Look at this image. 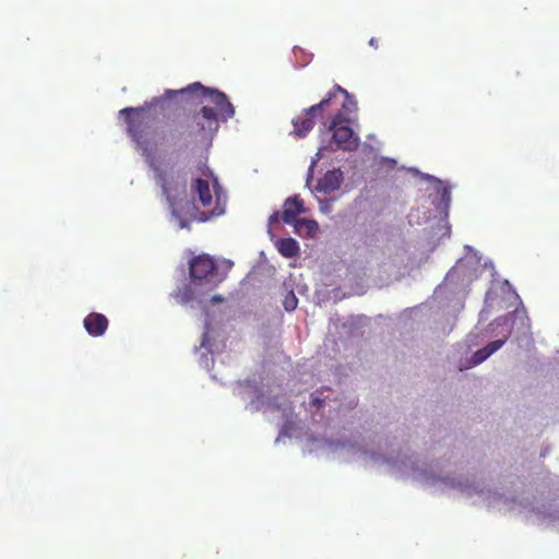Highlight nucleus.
I'll return each mask as SVG.
<instances>
[{
    "mask_svg": "<svg viewBox=\"0 0 559 559\" xmlns=\"http://www.w3.org/2000/svg\"><path fill=\"white\" fill-rule=\"evenodd\" d=\"M320 211L324 214H330L332 212V201L331 200H320L319 202Z\"/></svg>",
    "mask_w": 559,
    "mask_h": 559,
    "instance_id": "15",
    "label": "nucleus"
},
{
    "mask_svg": "<svg viewBox=\"0 0 559 559\" xmlns=\"http://www.w3.org/2000/svg\"><path fill=\"white\" fill-rule=\"evenodd\" d=\"M442 201H444V202L450 201V191L447 188L442 189Z\"/></svg>",
    "mask_w": 559,
    "mask_h": 559,
    "instance_id": "18",
    "label": "nucleus"
},
{
    "mask_svg": "<svg viewBox=\"0 0 559 559\" xmlns=\"http://www.w3.org/2000/svg\"><path fill=\"white\" fill-rule=\"evenodd\" d=\"M322 403H323V401H322V400H320L319 397H313V399L311 400V402H310V405H311L312 407H316L317 409H319V408L322 406Z\"/></svg>",
    "mask_w": 559,
    "mask_h": 559,
    "instance_id": "17",
    "label": "nucleus"
},
{
    "mask_svg": "<svg viewBox=\"0 0 559 559\" xmlns=\"http://www.w3.org/2000/svg\"><path fill=\"white\" fill-rule=\"evenodd\" d=\"M192 299V293L190 292V289H186L180 296H179V301L181 304H187L189 302L190 300Z\"/></svg>",
    "mask_w": 559,
    "mask_h": 559,
    "instance_id": "16",
    "label": "nucleus"
},
{
    "mask_svg": "<svg viewBox=\"0 0 559 559\" xmlns=\"http://www.w3.org/2000/svg\"><path fill=\"white\" fill-rule=\"evenodd\" d=\"M207 334L209 332L205 331L202 335V341H201V345H200V348L198 350H201V349H205V352H202L201 353V358H200V362L201 364H205L206 365V360H207V352H209V347H207Z\"/></svg>",
    "mask_w": 559,
    "mask_h": 559,
    "instance_id": "14",
    "label": "nucleus"
},
{
    "mask_svg": "<svg viewBox=\"0 0 559 559\" xmlns=\"http://www.w3.org/2000/svg\"><path fill=\"white\" fill-rule=\"evenodd\" d=\"M156 177L162 188L173 215L178 219L180 228H189V222L181 216L182 212L191 218L199 222H205L212 217L221 216L225 213L226 194L218 186L217 179H214L215 205L209 212H199L193 203L182 200L186 194V179L180 175L169 174L165 170L156 169Z\"/></svg>",
    "mask_w": 559,
    "mask_h": 559,
    "instance_id": "2",
    "label": "nucleus"
},
{
    "mask_svg": "<svg viewBox=\"0 0 559 559\" xmlns=\"http://www.w3.org/2000/svg\"><path fill=\"white\" fill-rule=\"evenodd\" d=\"M224 301V297L221 295H215L212 297L211 302L212 304H221Z\"/></svg>",
    "mask_w": 559,
    "mask_h": 559,
    "instance_id": "19",
    "label": "nucleus"
},
{
    "mask_svg": "<svg viewBox=\"0 0 559 559\" xmlns=\"http://www.w3.org/2000/svg\"><path fill=\"white\" fill-rule=\"evenodd\" d=\"M343 182V173L340 169L329 170L318 180L316 190L318 192L331 193L337 190Z\"/></svg>",
    "mask_w": 559,
    "mask_h": 559,
    "instance_id": "8",
    "label": "nucleus"
},
{
    "mask_svg": "<svg viewBox=\"0 0 559 559\" xmlns=\"http://www.w3.org/2000/svg\"><path fill=\"white\" fill-rule=\"evenodd\" d=\"M369 45L374 47V48H378V39L377 38H371L369 40Z\"/></svg>",
    "mask_w": 559,
    "mask_h": 559,
    "instance_id": "21",
    "label": "nucleus"
},
{
    "mask_svg": "<svg viewBox=\"0 0 559 559\" xmlns=\"http://www.w3.org/2000/svg\"><path fill=\"white\" fill-rule=\"evenodd\" d=\"M191 190L198 195V200L203 207H209L212 204V193L207 180L197 178L191 185Z\"/></svg>",
    "mask_w": 559,
    "mask_h": 559,
    "instance_id": "10",
    "label": "nucleus"
},
{
    "mask_svg": "<svg viewBox=\"0 0 559 559\" xmlns=\"http://www.w3.org/2000/svg\"><path fill=\"white\" fill-rule=\"evenodd\" d=\"M108 319L98 312L87 314L83 321L86 332L94 337L102 336L108 329Z\"/></svg>",
    "mask_w": 559,
    "mask_h": 559,
    "instance_id": "7",
    "label": "nucleus"
},
{
    "mask_svg": "<svg viewBox=\"0 0 559 559\" xmlns=\"http://www.w3.org/2000/svg\"><path fill=\"white\" fill-rule=\"evenodd\" d=\"M346 104L349 110L350 106H356L355 102H353L350 97L349 100L346 102ZM349 110H347V112ZM334 111L335 112H332V115L330 116L332 117V119L328 126V129L332 131V142L330 145H335V147L332 150H342L348 152L357 150L359 145V138L355 135L353 129L349 127V120L344 117V109L341 110L334 108Z\"/></svg>",
    "mask_w": 559,
    "mask_h": 559,
    "instance_id": "4",
    "label": "nucleus"
},
{
    "mask_svg": "<svg viewBox=\"0 0 559 559\" xmlns=\"http://www.w3.org/2000/svg\"><path fill=\"white\" fill-rule=\"evenodd\" d=\"M277 219H278V213H277V212H275V213H273V214L270 216V218H269V223H270V224H274L275 222H277Z\"/></svg>",
    "mask_w": 559,
    "mask_h": 559,
    "instance_id": "20",
    "label": "nucleus"
},
{
    "mask_svg": "<svg viewBox=\"0 0 559 559\" xmlns=\"http://www.w3.org/2000/svg\"><path fill=\"white\" fill-rule=\"evenodd\" d=\"M119 114L136 148L151 157L159 146L181 151L190 143L212 139L219 119L233 118L235 108L225 93L195 82L179 91L167 90L154 103L127 107Z\"/></svg>",
    "mask_w": 559,
    "mask_h": 559,
    "instance_id": "1",
    "label": "nucleus"
},
{
    "mask_svg": "<svg viewBox=\"0 0 559 559\" xmlns=\"http://www.w3.org/2000/svg\"><path fill=\"white\" fill-rule=\"evenodd\" d=\"M294 226L299 234H305L309 237L314 236L319 229L318 223L308 218H299L297 222H295Z\"/></svg>",
    "mask_w": 559,
    "mask_h": 559,
    "instance_id": "12",
    "label": "nucleus"
},
{
    "mask_svg": "<svg viewBox=\"0 0 559 559\" xmlns=\"http://www.w3.org/2000/svg\"><path fill=\"white\" fill-rule=\"evenodd\" d=\"M506 343V337L490 342L485 347L476 350L471 357L469 364L465 368L477 366L485 361L489 356L497 352Z\"/></svg>",
    "mask_w": 559,
    "mask_h": 559,
    "instance_id": "9",
    "label": "nucleus"
},
{
    "mask_svg": "<svg viewBox=\"0 0 559 559\" xmlns=\"http://www.w3.org/2000/svg\"><path fill=\"white\" fill-rule=\"evenodd\" d=\"M276 247L278 252L285 258H294L299 253V245L294 238H281Z\"/></svg>",
    "mask_w": 559,
    "mask_h": 559,
    "instance_id": "11",
    "label": "nucleus"
},
{
    "mask_svg": "<svg viewBox=\"0 0 559 559\" xmlns=\"http://www.w3.org/2000/svg\"><path fill=\"white\" fill-rule=\"evenodd\" d=\"M189 274L195 285L217 286L224 280L216 267L215 261L207 254H200L191 259Z\"/></svg>",
    "mask_w": 559,
    "mask_h": 559,
    "instance_id": "5",
    "label": "nucleus"
},
{
    "mask_svg": "<svg viewBox=\"0 0 559 559\" xmlns=\"http://www.w3.org/2000/svg\"><path fill=\"white\" fill-rule=\"evenodd\" d=\"M282 219L286 224L295 225L299 218L297 216L306 212L304 201L299 195H293L286 199L283 205Z\"/></svg>",
    "mask_w": 559,
    "mask_h": 559,
    "instance_id": "6",
    "label": "nucleus"
},
{
    "mask_svg": "<svg viewBox=\"0 0 559 559\" xmlns=\"http://www.w3.org/2000/svg\"><path fill=\"white\" fill-rule=\"evenodd\" d=\"M297 305H298V299H297L296 295L294 294V292H289L283 300V306H284L285 310L293 311L297 308Z\"/></svg>",
    "mask_w": 559,
    "mask_h": 559,
    "instance_id": "13",
    "label": "nucleus"
},
{
    "mask_svg": "<svg viewBox=\"0 0 559 559\" xmlns=\"http://www.w3.org/2000/svg\"><path fill=\"white\" fill-rule=\"evenodd\" d=\"M338 94L344 97V100L341 103L342 108L346 111L349 110L346 104L349 100V93L340 85H334L325 98L305 109L302 116L293 119L294 134L298 138H305L313 129L317 120L326 126L325 118H329L334 112Z\"/></svg>",
    "mask_w": 559,
    "mask_h": 559,
    "instance_id": "3",
    "label": "nucleus"
}]
</instances>
